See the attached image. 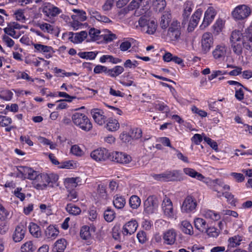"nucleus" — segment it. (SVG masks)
<instances>
[{"label":"nucleus","instance_id":"1","mask_svg":"<svg viewBox=\"0 0 252 252\" xmlns=\"http://www.w3.org/2000/svg\"><path fill=\"white\" fill-rule=\"evenodd\" d=\"M58 179L59 176L56 174L39 173L35 181H32V184L34 188L42 190L47 186L53 187Z\"/></svg>","mask_w":252,"mask_h":252},{"label":"nucleus","instance_id":"2","mask_svg":"<svg viewBox=\"0 0 252 252\" xmlns=\"http://www.w3.org/2000/svg\"><path fill=\"white\" fill-rule=\"evenodd\" d=\"M164 38L167 42H176L181 39L183 28L181 23L174 19L167 29Z\"/></svg>","mask_w":252,"mask_h":252},{"label":"nucleus","instance_id":"3","mask_svg":"<svg viewBox=\"0 0 252 252\" xmlns=\"http://www.w3.org/2000/svg\"><path fill=\"white\" fill-rule=\"evenodd\" d=\"M154 179L160 182H181L185 179L183 173L180 170H166L165 172L153 175Z\"/></svg>","mask_w":252,"mask_h":252},{"label":"nucleus","instance_id":"4","mask_svg":"<svg viewBox=\"0 0 252 252\" xmlns=\"http://www.w3.org/2000/svg\"><path fill=\"white\" fill-rule=\"evenodd\" d=\"M71 120L75 126L84 131L88 132L93 128L91 120L85 113L75 112L71 116Z\"/></svg>","mask_w":252,"mask_h":252},{"label":"nucleus","instance_id":"5","mask_svg":"<svg viewBox=\"0 0 252 252\" xmlns=\"http://www.w3.org/2000/svg\"><path fill=\"white\" fill-rule=\"evenodd\" d=\"M138 23V28L142 32L152 35L157 31V23L154 20L148 18L145 16L140 17Z\"/></svg>","mask_w":252,"mask_h":252},{"label":"nucleus","instance_id":"6","mask_svg":"<svg viewBox=\"0 0 252 252\" xmlns=\"http://www.w3.org/2000/svg\"><path fill=\"white\" fill-rule=\"evenodd\" d=\"M197 205L196 198L192 195H188L183 201L181 210L183 213H193L196 211Z\"/></svg>","mask_w":252,"mask_h":252},{"label":"nucleus","instance_id":"7","mask_svg":"<svg viewBox=\"0 0 252 252\" xmlns=\"http://www.w3.org/2000/svg\"><path fill=\"white\" fill-rule=\"evenodd\" d=\"M42 12L45 17L51 19L61 13L62 10L50 2H45L42 6Z\"/></svg>","mask_w":252,"mask_h":252},{"label":"nucleus","instance_id":"8","mask_svg":"<svg viewBox=\"0 0 252 252\" xmlns=\"http://www.w3.org/2000/svg\"><path fill=\"white\" fill-rule=\"evenodd\" d=\"M214 38L212 33L206 32L204 33L201 39V50L203 54H207L213 47Z\"/></svg>","mask_w":252,"mask_h":252},{"label":"nucleus","instance_id":"9","mask_svg":"<svg viewBox=\"0 0 252 252\" xmlns=\"http://www.w3.org/2000/svg\"><path fill=\"white\" fill-rule=\"evenodd\" d=\"M251 13V8L246 5L237 6L232 12L233 17L237 20L247 18Z\"/></svg>","mask_w":252,"mask_h":252},{"label":"nucleus","instance_id":"10","mask_svg":"<svg viewBox=\"0 0 252 252\" xmlns=\"http://www.w3.org/2000/svg\"><path fill=\"white\" fill-rule=\"evenodd\" d=\"M17 171L22 177L35 181L40 173L38 171L33 170L31 167L19 166L17 167Z\"/></svg>","mask_w":252,"mask_h":252},{"label":"nucleus","instance_id":"11","mask_svg":"<svg viewBox=\"0 0 252 252\" xmlns=\"http://www.w3.org/2000/svg\"><path fill=\"white\" fill-rule=\"evenodd\" d=\"M211 189L217 192V195L219 193H222L224 190H230V187L228 185L225 184L224 181L220 179H216L213 180L210 182Z\"/></svg>","mask_w":252,"mask_h":252},{"label":"nucleus","instance_id":"12","mask_svg":"<svg viewBox=\"0 0 252 252\" xmlns=\"http://www.w3.org/2000/svg\"><path fill=\"white\" fill-rule=\"evenodd\" d=\"M110 157H111L112 160L113 161L123 164H128L132 160L130 155L123 152H113Z\"/></svg>","mask_w":252,"mask_h":252},{"label":"nucleus","instance_id":"13","mask_svg":"<svg viewBox=\"0 0 252 252\" xmlns=\"http://www.w3.org/2000/svg\"><path fill=\"white\" fill-rule=\"evenodd\" d=\"M34 47V52L45 55V58L49 59L52 57L54 52L52 47L43 45L40 43H32Z\"/></svg>","mask_w":252,"mask_h":252},{"label":"nucleus","instance_id":"14","mask_svg":"<svg viewBox=\"0 0 252 252\" xmlns=\"http://www.w3.org/2000/svg\"><path fill=\"white\" fill-rule=\"evenodd\" d=\"M91 157L96 161H105L110 157V155L105 148H99L92 152Z\"/></svg>","mask_w":252,"mask_h":252},{"label":"nucleus","instance_id":"15","mask_svg":"<svg viewBox=\"0 0 252 252\" xmlns=\"http://www.w3.org/2000/svg\"><path fill=\"white\" fill-rule=\"evenodd\" d=\"M144 211L148 214L154 213L158 207L157 199L154 195L149 196L144 202Z\"/></svg>","mask_w":252,"mask_h":252},{"label":"nucleus","instance_id":"16","mask_svg":"<svg viewBox=\"0 0 252 252\" xmlns=\"http://www.w3.org/2000/svg\"><path fill=\"white\" fill-rule=\"evenodd\" d=\"M91 113L94 122L100 126L105 124L107 120V117L104 115L102 110L95 108L91 110Z\"/></svg>","mask_w":252,"mask_h":252},{"label":"nucleus","instance_id":"17","mask_svg":"<svg viewBox=\"0 0 252 252\" xmlns=\"http://www.w3.org/2000/svg\"><path fill=\"white\" fill-rule=\"evenodd\" d=\"M138 226L137 221L132 219L123 225L122 233L124 236L130 235L136 231Z\"/></svg>","mask_w":252,"mask_h":252},{"label":"nucleus","instance_id":"18","mask_svg":"<svg viewBox=\"0 0 252 252\" xmlns=\"http://www.w3.org/2000/svg\"><path fill=\"white\" fill-rule=\"evenodd\" d=\"M216 16V13L213 7H209L205 11L203 22L200 25L201 29L207 27L212 22Z\"/></svg>","mask_w":252,"mask_h":252},{"label":"nucleus","instance_id":"19","mask_svg":"<svg viewBox=\"0 0 252 252\" xmlns=\"http://www.w3.org/2000/svg\"><path fill=\"white\" fill-rule=\"evenodd\" d=\"M162 208L164 214L166 217L170 218L174 217L175 213L172 202L170 198L166 197L163 199L162 203Z\"/></svg>","mask_w":252,"mask_h":252},{"label":"nucleus","instance_id":"20","mask_svg":"<svg viewBox=\"0 0 252 252\" xmlns=\"http://www.w3.org/2000/svg\"><path fill=\"white\" fill-rule=\"evenodd\" d=\"M227 47L223 44L217 45L212 52L214 58L219 61L223 60L226 54Z\"/></svg>","mask_w":252,"mask_h":252},{"label":"nucleus","instance_id":"21","mask_svg":"<svg viewBox=\"0 0 252 252\" xmlns=\"http://www.w3.org/2000/svg\"><path fill=\"white\" fill-rule=\"evenodd\" d=\"M242 42L244 48L252 51V27L248 28L246 30Z\"/></svg>","mask_w":252,"mask_h":252},{"label":"nucleus","instance_id":"22","mask_svg":"<svg viewBox=\"0 0 252 252\" xmlns=\"http://www.w3.org/2000/svg\"><path fill=\"white\" fill-rule=\"evenodd\" d=\"M68 35V39L71 42L78 44L82 43L87 37L88 33L84 31L76 33L69 32Z\"/></svg>","mask_w":252,"mask_h":252},{"label":"nucleus","instance_id":"23","mask_svg":"<svg viewBox=\"0 0 252 252\" xmlns=\"http://www.w3.org/2000/svg\"><path fill=\"white\" fill-rule=\"evenodd\" d=\"M88 12L91 18H94L97 21L104 23H112V21L107 16L102 15L101 13L94 8L88 9Z\"/></svg>","mask_w":252,"mask_h":252},{"label":"nucleus","instance_id":"24","mask_svg":"<svg viewBox=\"0 0 252 252\" xmlns=\"http://www.w3.org/2000/svg\"><path fill=\"white\" fill-rule=\"evenodd\" d=\"M201 11L197 10L195 11L191 16L188 27V31L189 32H192L197 27L201 16Z\"/></svg>","mask_w":252,"mask_h":252},{"label":"nucleus","instance_id":"25","mask_svg":"<svg viewBox=\"0 0 252 252\" xmlns=\"http://www.w3.org/2000/svg\"><path fill=\"white\" fill-rule=\"evenodd\" d=\"M177 236V233L174 229H169L163 235L164 243L166 245H172L174 244Z\"/></svg>","mask_w":252,"mask_h":252},{"label":"nucleus","instance_id":"26","mask_svg":"<svg viewBox=\"0 0 252 252\" xmlns=\"http://www.w3.org/2000/svg\"><path fill=\"white\" fill-rule=\"evenodd\" d=\"M26 228L23 225H18L16 226L13 234V239L15 242H19L25 237Z\"/></svg>","mask_w":252,"mask_h":252},{"label":"nucleus","instance_id":"27","mask_svg":"<svg viewBox=\"0 0 252 252\" xmlns=\"http://www.w3.org/2000/svg\"><path fill=\"white\" fill-rule=\"evenodd\" d=\"M172 19L170 11H164L160 18V26L162 30H166L169 27Z\"/></svg>","mask_w":252,"mask_h":252},{"label":"nucleus","instance_id":"28","mask_svg":"<svg viewBox=\"0 0 252 252\" xmlns=\"http://www.w3.org/2000/svg\"><path fill=\"white\" fill-rule=\"evenodd\" d=\"M193 6V4L191 1H187L185 3L184 11L182 14V24H186L191 12H192Z\"/></svg>","mask_w":252,"mask_h":252},{"label":"nucleus","instance_id":"29","mask_svg":"<svg viewBox=\"0 0 252 252\" xmlns=\"http://www.w3.org/2000/svg\"><path fill=\"white\" fill-rule=\"evenodd\" d=\"M184 173L187 176L197 180L203 181L205 177L200 173L197 172L195 169L189 167L183 168Z\"/></svg>","mask_w":252,"mask_h":252},{"label":"nucleus","instance_id":"30","mask_svg":"<svg viewBox=\"0 0 252 252\" xmlns=\"http://www.w3.org/2000/svg\"><path fill=\"white\" fill-rule=\"evenodd\" d=\"M202 214L206 219L214 221L219 220L220 219V213L214 210L205 209L202 211Z\"/></svg>","mask_w":252,"mask_h":252},{"label":"nucleus","instance_id":"31","mask_svg":"<svg viewBox=\"0 0 252 252\" xmlns=\"http://www.w3.org/2000/svg\"><path fill=\"white\" fill-rule=\"evenodd\" d=\"M179 225L180 229L184 233L189 235L193 234V228L189 221L187 220H183Z\"/></svg>","mask_w":252,"mask_h":252},{"label":"nucleus","instance_id":"32","mask_svg":"<svg viewBox=\"0 0 252 252\" xmlns=\"http://www.w3.org/2000/svg\"><path fill=\"white\" fill-rule=\"evenodd\" d=\"M126 201L125 197L120 194H116L113 197V204L117 209H122L125 206Z\"/></svg>","mask_w":252,"mask_h":252},{"label":"nucleus","instance_id":"33","mask_svg":"<svg viewBox=\"0 0 252 252\" xmlns=\"http://www.w3.org/2000/svg\"><path fill=\"white\" fill-rule=\"evenodd\" d=\"M94 232L95 231V228L92 227L88 225L83 226L80 229V235L81 238L83 240H89L91 238V231Z\"/></svg>","mask_w":252,"mask_h":252},{"label":"nucleus","instance_id":"34","mask_svg":"<svg viewBox=\"0 0 252 252\" xmlns=\"http://www.w3.org/2000/svg\"><path fill=\"white\" fill-rule=\"evenodd\" d=\"M59 231L55 226L50 225L45 230V235L47 238L54 239L59 235Z\"/></svg>","mask_w":252,"mask_h":252},{"label":"nucleus","instance_id":"35","mask_svg":"<svg viewBox=\"0 0 252 252\" xmlns=\"http://www.w3.org/2000/svg\"><path fill=\"white\" fill-rule=\"evenodd\" d=\"M66 245L67 242L65 239L61 238L55 242L52 251L53 252H64Z\"/></svg>","mask_w":252,"mask_h":252},{"label":"nucleus","instance_id":"36","mask_svg":"<svg viewBox=\"0 0 252 252\" xmlns=\"http://www.w3.org/2000/svg\"><path fill=\"white\" fill-rule=\"evenodd\" d=\"M106 125V129L110 131H116L120 127V124L117 120L113 118H108Z\"/></svg>","mask_w":252,"mask_h":252},{"label":"nucleus","instance_id":"37","mask_svg":"<svg viewBox=\"0 0 252 252\" xmlns=\"http://www.w3.org/2000/svg\"><path fill=\"white\" fill-rule=\"evenodd\" d=\"M31 235L35 238H39L41 236L40 227L34 222H30L28 226Z\"/></svg>","mask_w":252,"mask_h":252},{"label":"nucleus","instance_id":"38","mask_svg":"<svg viewBox=\"0 0 252 252\" xmlns=\"http://www.w3.org/2000/svg\"><path fill=\"white\" fill-rule=\"evenodd\" d=\"M194 224L195 228L202 233L205 232L208 226L206 221L204 219L200 218L194 219Z\"/></svg>","mask_w":252,"mask_h":252},{"label":"nucleus","instance_id":"39","mask_svg":"<svg viewBox=\"0 0 252 252\" xmlns=\"http://www.w3.org/2000/svg\"><path fill=\"white\" fill-rule=\"evenodd\" d=\"M65 210L69 215L72 216H77L81 213V208L71 203L67 204Z\"/></svg>","mask_w":252,"mask_h":252},{"label":"nucleus","instance_id":"40","mask_svg":"<svg viewBox=\"0 0 252 252\" xmlns=\"http://www.w3.org/2000/svg\"><path fill=\"white\" fill-rule=\"evenodd\" d=\"M242 236L239 235L230 237L228 240V248H236L240 245Z\"/></svg>","mask_w":252,"mask_h":252},{"label":"nucleus","instance_id":"41","mask_svg":"<svg viewBox=\"0 0 252 252\" xmlns=\"http://www.w3.org/2000/svg\"><path fill=\"white\" fill-rule=\"evenodd\" d=\"M229 190H224L222 193H219V195H217L218 198H221L224 196L227 199V201L232 205H235L236 200L234 198V196L229 191Z\"/></svg>","mask_w":252,"mask_h":252},{"label":"nucleus","instance_id":"42","mask_svg":"<svg viewBox=\"0 0 252 252\" xmlns=\"http://www.w3.org/2000/svg\"><path fill=\"white\" fill-rule=\"evenodd\" d=\"M124 70L123 66L116 65L112 68L108 69L107 75L111 77H116L122 74Z\"/></svg>","mask_w":252,"mask_h":252},{"label":"nucleus","instance_id":"43","mask_svg":"<svg viewBox=\"0 0 252 252\" xmlns=\"http://www.w3.org/2000/svg\"><path fill=\"white\" fill-rule=\"evenodd\" d=\"M154 106L156 110L163 113H168L170 111L169 106L162 101H157L154 103Z\"/></svg>","mask_w":252,"mask_h":252},{"label":"nucleus","instance_id":"44","mask_svg":"<svg viewBox=\"0 0 252 252\" xmlns=\"http://www.w3.org/2000/svg\"><path fill=\"white\" fill-rule=\"evenodd\" d=\"M244 34V33H242L239 30H235L233 31L230 36L231 43L242 42L243 39Z\"/></svg>","mask_w":252,"mask_h":252},{"label":"nucleus","instance_id":"45","mask_svg":"<svg viewBox=\"0 0 252 252\" xmlns=\"http://www.w3.org/2000/svg\"><path fill=\"white\" fill-rule=\"evenodd\" d=\"M97 52L95 51L80 52L78 56L83 59L93 60L95 59Z\"/></svg>","mask_w":252,"mask_h":252},{"label":"nucleus","instance_id":"46","mask_svg":"<svg viewBox=\"0 0 252 252\" xmlns=\"http://www.w3.org/2000/svg\"><path fill=\"white\" fill-rule=\"evenodd\" d=\"M129 204L130 208L136 209L141 204V199L137 195H133L129 199Z\"/></svg>","mask_w":252,"mask_h":252},{"label":"nucleus","instance_id":"47","mask_svg":"<svg viewBox=\"0 0 252 252\" xmlns=\"http://www.w3.org/2000/svg\"><path fill=\"white\" fill-rule=\"evenodd\" d=\"M104 218L109 222H112L116 217L115 211L110 208H108L104 212Z\"/></svg>","mask_w":252,"mask_h":252},{"label":"nucleus","instance_id":"48","mask_svg":"<svg viewBox=\"0 0 252 252\" xmlns=\"http://www.w3.org/2000/svg\"><path fill=\"white\" fill-rule=\"evenodd\" d=\"M78 192L74 189H67V194L66 199L68 201L76 202L78 199Z\"/></svg>","mask_w":252,"mask_h":252},{"label":"nucleus","instance_id":"49","mask_svg":"<svg viewBox=\"0 0 252 252\" xmlns=\"http://www.w3.org/2000/svg\"><path fill=\"white\" fill-rule=\"evenodd\" d=\"M74 11L76 12V14L72 16L73 19L77 20L80 22H83L87 19L86 13L85 11L76 9H75Z\"/></svg>","mask_w":252,"mask_h":252},{"label":"nucleus","instance_id":"50","mask_svg":"<svg viewBox=\"0 0 252 252\" xmlns=\"http://www.w3.org/2000/svg\"><path fill=\"white\" fill-rule=\"evenodd\" d=\"M100 31L94 28H91L89 31L88 35L92 41H96L99 39Z\"/></svg>","mask_w":252,"mask_h":252},{"label":"nucleus","instance_id":"51","mask_svg":"<svg viewBox=\"0 0 252 252\" xmlns=\"http://www.w3.org/2000/svg\"><path fill=\"white\" fill-rule=\"evenodd\" d=\"M153 5L157 11L161 12L164 9L166 2L165 0H154Z\"/></svg>","mask_w":252,"mask_h":252},{"label":"nucleus","instance_id":"52","mask_svg":"<svg viewBox=\"0 0 252 252\" xmlns=\"http://www.w3.org/2000/svg\"><path fill=\"white\" fill-rule=\"evenodd\" d=\"M223 28V21L221 19L217 20L213 26L214 33L218 34L222 31Z\"/></svg>","mask_w":252,"mask_h":252},{"label":"nucleus","instance_id":"53","mask_svg":"<svg viewBox=\"0 0 252 252\" xmlns=\"http://www.w3.org/2000/svg\"><path fill=\"white\" fill-rule=\"evenodd\" d=\"M132 140H137L141 138L142 130L140 128L135 127L129 131Z\"/></svg>","mask_w":252,"mask_h":252},{"label":"nucleus","instance_id":"54","mask_svg":"<svg viewBox=\"0 0 252 252\" xmlns=\"http://www.w3.org/2000/svg\"><path fill=\"white\" fill-rule=\"evenodd\" d=\"M35 248L33 245L32 241H28L24 244L21 248L22 252H33Z\"/></svg>","mask_w":252,"mask_h":252},{"label":"nucleus","instance_id":"55","mask_svg":"<svg viewBox=\"0 0 252 252\" xmlns=\"http://www.w3.org/2000/svg\"><path fill=\"white\" fill-rule=\"evenodd\" d=\"M209 237H217L220 233V231L218 228L215 227H207L205 232Z\"/></svg>","mask_w":252,"mask_h":252},{"label":"nucleus","instance_id":"56","mask_svg":"<svg viewBox=\"0 0 252 252\" xmlns=\"http://www.w3.org/2000/svg\"><path fill=\"white\" fill-rule=\"evenodd\" d=\"M233 51L237 55H240L242 53V42L231 43Z\"/></svg>","mask_w":252,"mask_h":252},{"label":"nucleus","instance_id":"57","mask_svg":"<svg viewBox=\"0 0 252 252\" xmlns=\"http://www.w3.org/2000/svg\"><path fill=\"white\" fill-rule=\"evenodd\" d=\"M79 178H68L65 180V186L67 189L69 188V187H76L78 186L77 180Z\"/></svg>","mask_w":252,"mask_h":252},{"label":"nucleus","instance_id":"58","mask_svg":"<svg viewBox=\"0 0 252 252\" xmlns=\"http://www.w3.org/2000/svg\"><path fill=\"white\" fill-rule=\"evenodd\" d=\"M40 29L44 32H47L49 33H53L54 31L53 26L46 23H43L39 24Z\"/></svg>","mask_w":252,"mask_h":252},{"label":"nucleus","instance_id":"59","mask_svg":"<svg viewBox=\"0 0 252 252\" xmlns=\"http://www.w3.org/2000/svg\"><path fill=\"white\" fill-rule=\"evenodd\" d=\"M3 31L5 33V34H6L15 39H18L21 35L19 33H17L15 30L9 27L5 28Z\"/></svg>","mask_w":252,"mask_h":252},{"label":"nucleus","instance_id":"60","mask_svg":"<svg viewBox=\"0 0 252 252\" xmlns=\"http://www.w3.org/2000/svg\"><path fill=\"white\" fill-rule=\"evenodd\" d=\"M12 120L11 118L5 116H0V126L6 127L11 124Z\"/></svg>","mask_w":252,"mask_h":252},{"label":"nucleus","instance_id":"61","mask_svg":"<svg viewBox=\"0 0 252 252\" xmlns=\"http://www.w3.org/2000/svg\"><path fill=\"white\" fill-rule=\"evenodd\" d=\"M70 153L73 155L78 157H81L84 154L83 151L77 145H74L71 146Z\"/></svg>","mask_w":252,"mask_h":252},{"label":"nucleus","instance_id":"62","mask_svg":"<svg viewBox=\"0 0 252 252\" xmlns=\"http://www.w3.org/2000/svg\"><path fill=\"white\" fill-rule=\"evenodd\" d=\"M75 163L73 160H67L60 163L59 167L61 168L73 169L75 166Z\"/></svg>","mask_w":252,"mask_h":252},{"label":"nucleus","instance_id":"63","mask_svg":"<svg viewBox=\"0 0 252 252\" xmlns=\"http://www.w3.org/2000/svg\"><path fill=\"white\" fill-rule=\"evenodd\" d=\"M9 215V211L0 203V220H5L8 218Z\"/></svg>","mask_w":252,"mask_h":252},{"label":"nucleus","instance_id":"64","mask_svg":"<svg viewBox=\"0 0 252 252\" xmlns=\"http://www.w3.org/2000/svg\"><path fill=\"white\" fill-rule=\"evenodd\" d=\"M137 238L138 242L143 244L145 243L148 240L146 233L144 231H140L137 234Z\"/></svg>","mask_w":252,"mask_h":252}]
</instances>
